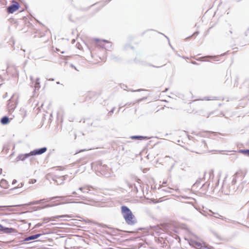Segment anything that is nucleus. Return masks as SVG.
I'll list each match as a JSON object with an SVG mask.
<instances>
[{
  "instance_id": "nucleus-1",
  "label": "nucleus",
  "mask_w": 249,
  "mask_h": 249,
  "mask_svg": "<svg viewBox=\"0 0 249 249\" xmlns=\"http://www.w3.org/2000/svg\"><path fill=\"white\" fill-rule=\"evenodd\" d=\"M121 211L123 216L126 223L129 225H133L136 223L135 216L131 210L125 206L121 207Z\"/></svg>"
},
{
  "instance_id": "nucleus-2",
  "label": "nucleus",
  "mask_w": 249,
  "mask_h": 249,
  "mask_svg": "<svg viewBox=\"0 0 249 249\" xmlns=\"http://www.w3.org/2000/svg\"><path fill=\"white\" fill-rule=\"evenodd\" d=\"M47 150V148L46 147L34 149L28 153L19 154L16 158V160L17 161L19 160L24 161L31 156L41 155L46 152Z\"/></svg>"
},
{
  "instance_id": "nucleus-3",
  "label": "nucleus",
  "mask_w": 249,
  "mask_h": 249,
  "mask_svg": "<svg viewBox=\"0 0 249 249\" xmlns=\"http://www.w3.org/2000/svg\"><path fill=\"white\" fill-rule=\"evenodd\" d=\"M96 170L106 177L108 178L114 175L112 170L106 164H103L101 162H98L95 164Z\"/></svg>"
},
{
  "instance_id": "nucleus-4",
  "label": "nucleus",
  "mask_w": 249,
  "mask_h": 249,
  "mask_svg": "<svg viewBox=\"0 0 249 249\" xmlns=\"http://www.w3.org/2000/svg\"><path fill=\"white\" fill-rule=\"evenodd\" d=\"M189 243L190 245L195 248L196 249H212L211 246L208 245L205 243L199 241L194 239H190Z\"/></svg>"
},
{
  "instance_id": "nucleus-5",
  "label": "nucleus",
  "mask_w": 249,
  "mask_h": 249,
  "mask_svg": "<svg viewBox=\"0 0 249 249\" xmlns=\"http://www.w3.org/2000/svg\"><path fill=\"white\" fill-rule=\"evenodd\" d=\"M95 41L98 46L104 48L106 50H109L111 47L112 45L111 42L107 40H100L99 39L95 38Z\"/></svg>"
},
{
  "instance_id": "nucleus-6",
  "label": "nucleus",
  "mask_w": 249,
  "mask_h": 249,
  "mask_svg": "<svg viewBox=\"0 0 249 249\" xmlns=\"http://www.w3.org/2000/svg\"><path fill=\"white\" fill-rule=\"evenodd\" d=\"M16 107V102L11 98L8 101L7 108L9 113H12Z\"/></svg>"
},
{
  "instance_id": "nucleus-7",
  "label": "nucleus",
  "mask_w": 249,
  "mask_h": 249,
  "mask_svg": "<svg viewBox=\"0 0 249 249\" xmlns=\"http://www.w3.org/2000/svg\"><path fill=\"white\" fill-rule=\"evenodd\" d=\"M19 5L18 3L13 4L7 8V12L9 13H13L19 8Z\"/></svg>"
},
{
  "instance_id": "nucleus-8",
  "label": "nucleus",
  "mask_w": 249,
  "mask_h": 249,
  "mask_svg": "<svg viewBox=\"0 0 249 249\" xmlns=\"http://www.w3.org/2000/svg\"><path fill=\"white\" fill-rule=\"evenodd\" d=\"M210 212L212 213V214H208L210 215L213 216V217L217 218H221L222 219L225 220H226V219H227V218L225 217L223 218V216L222 215H221L220 214H219L218 213H214L211 210L210 211Z\"/></svg>"
},
{
  "instance_id": "nucleus-9",
  "label": "nucleus",
  "mask_w": 249,
  "mask_h": 249,
  "mask_svg": "<svg viewBox=\"0 0 249 249\" xmlns=\"http://www.w3.org/2000/svg\"><path fill=\"white\" fill-rule=\"evenodd\" d=\"M0 186L3 188L6 189L9 187V184L7 180L2 179L0 181Z\"/></svg>"
},
{
  "instance_id": "nucleus-10",
  "label": "nucleus",
  "mask_w": 249,
  "mask_h": 249,
  "mask_svg": "<svg viewBox=\"0 0 249 249\" xmlns=\"http://www.w3.org/2000/svg\"><path fill=\"white\" fill-rule=\"evenodd\" d=\"M71 216H70L69 215H56L53 217H52L50 218V220H53L54 219H59L60 218H71Z\"/></svg>"
},
{
  "instance_id": "nucleus-11",
  "label": "nucleus",
  "mask_w": 249,
  "mask_h": 249,
  "mask_svg": "<svg viewBox=\"0 0 249 249\" xmlns=\"http://www.w3.org/2000/svg\"><path fill=\"white\" fill-rule=\"evenodd\" d=\"M9 122V119L7 116H4L1 119L0 122L2 124H6Z\"/></svg>"
},
{
  "instance_id": "nucleus-12",
  "label": "nucleus",
  "mask_w": 249,
  "mask_h": 249,
  "mask_svg": "<svg viewBox=\"0 0 249 249\" xmlns=\"http://www.w3.org/2000/svg\"><path fill=\"white\" fill-rule=\"evenodd\" d=\"M132 139L143 140L147 139V137L142 136H133L130 137Z\"/></svg>"
},
{
  "instance_id": "nucleus-13",
  "label": "nucleus",
  "mask_w": 249,
  "mask_h": 249,
  "mask_svg": "<svg viewBox=\"0 0 249 249\" xmlns=\"http://www.w3.org/2000/svg\"><path fill=\"white\" fill-rule=\"evenodd\" d=\"M39 81V78H37L35 84V90L38 89L40 88V82Z\"/></svg>"
},
{
  "instance_id": "nucleus-14",
  "label": "nucleus",
  "mask_w": 249,
  "mask_h": 249,
  "mask_svg": "<svg viewBox=\"0 0 249 249\" xmlns=\"http://www.w3.org/2000/svg\"><path fill=\"white\" fill-rule=\"evenodd\" d=\"M19 114L22 118H24L26 115V111L24 108H20L19 110Z\"/></svg>"
},
{
  "instance_id": "nucleus-15",
  "label": "nucleus",
  "mask_w": 249,
  "mask_h": 249,
  "mask_svg": "<svg viewBox=\"0 0 249 249\" xmlns=\"http://www.w3.org/2000/svg\"><path fill=\"white\" fill-rule=\"evenodd\" d=\"M240 153L249 156V149H241L239 151Z\"/></svg>"
},
{
  "instance_id": "nucleus-16",
  "label": "nucleus",
  "mask_w": 249,
  "mask_h": 249,
  "mask_svg": "<svg viewBox=\"0 0 249 249\" xmlns=\"http://www.w3.org/2000/svg\"><path fill=\"white\" fill-rule=\"evenodd\" d=\"M90 187L89 186H85L83 187H81L79 188V190L82 192L83 193H85V191L84 190H89V191H90V190L89 189V188Z\"/></svg>"
},
{
  "instance_id": "nucleus-17",
  "label": "nucleus",
  "mask_w": 249,
  "mask_h": 249,
  "mask_svg": "<svg viewBox=\"0 0 249 249\" xmlns=\"http://www.w3.org/2000/svg\"><path fill=\"white\" fill-rule=\"evenodd\" d=\"M35 239H36L35 235H31V236H30L29 237H27L25 238L23 240V241L26 242V241H30V240H35Z\"/></svg>"
},
{
  "instance_id": "nucleus-18",
  "label": "nucleus",
  "mask_w": 249,
  "mask_h": 249,
  "mask_svg": "<svg viewBox=\"0 0 249 249\" xmlns=\"http://www.w3.org/2000/svg\"><path fill=\"white\" fill-rule=\"evenodd\" d=\"M14 231L13 228H4V230L2 231H4L6 232L10 233Z\"/></svg>"
},
{
  "instance_id": "nucleus-19",
  "label": "nucleus",
  "mask_w": 249,
  "mask_h": 249,
  "mask_svg": "<svg viewBox=\"0 0 249 249\" xmlns=\"http://www.w3.org/2000/svg\"><path fill=\"white\" fill-rule=\"evenodd\" d=\"M172 190H173V189L169 187L167 189H163L162 190L165 191V192H168L169 193H172Z\"/></svg>"
},
{
  "instance_id": "nucleus-20",
  "label": "nucleus",
  "mask_w": 249,
  "mask_h": 249,
  "mask_svg": "<svg viewBox=\"0 0 249 249\" xmlns=\"http://www.w3.org/2000/svg\"><path fill=\"white\" fill-rule=\"evenodd\" d=\"M140 184V182L139 181H138V183L137 184H134V187H135V188L136 189V191H138V186Z\"/></svg>"
},
{
  "instance_id": "nucleus-21",
  "label": "nucleus",
  "mask_w": 249,
  "mask_h": 249,
  "mask_svg": "<svg viewBox=\"0 0 249 249\" xmlns=\"http://www.w3.org/2000/svg\"><path fill=\"white\" fill-rule=\"evenodd\" d=\"M42 200H37V201H34L32 203V204H38L40 203V202L41 201H42Z\"/></svg>"
},
{
  "instance_id": "nucleus-22",
  "label": "nucleus",
  "mask_w": 249,
  "mask_h": 249,
  "mask_svg": "<svg viewBox=\"0 0 249 249\" xmlns=\"http://www.w3.org/2000/svg\"><path fill=\"white\" fill-rule=\"evenodd\" d=\"M41 235H42L41 234H35L34 235H35L36 239L37 238L39 237Z\"/></svg>"
},
{
  "instance_id": "nucleus-23",
  "label": "nucleus",
  "mask_w": 249,
  "mask_h": 249,
  "mask_svg": "<svg viewBox=\"0 0 249 249\" xmlns=\"http://www.w3.org/2000/svg\"><path fill=\"white\" fill-rule=\"evenodd\" d=\"M36 182V179H32L30 181V183H35V182Z\"/></svg>"
},
{
  "instance_id": "nucleus-24",
  "label": "nucleus",
  "mask_w": 249,
  "mask_h": 249,
  "mask_svg": "<svg viewBox=\"0 0 249 249\" xmlns=\"http://www.w3.org/2000/svg\"><path fill=\"white\" fill-rule=\"evenodd\" d=\"M4 230V227L0 224V231H2Z\"/></svg>"
},
{
  "instance_id": "nucleus-25",
  "label": "nucleus",
  "mask_w": 249,
  "mask_h": 249,
  "mask_svg": "<svg viewBox=\"0 0 249 249\" xmlns=\"http://www.w3.org/2000/svg\"><path fill=\"white\" fill-rule=\"evenodd\" d=\"M115 110V107H113L110 111H109V113L111 114V113H113L114 111Z\"/></svg>"
},
{
  "instance_id": "nucleus-26",
  "label": "nucleus",
  "mask_w": 249,
  "mask_h": 249,
  "mask_svg": "<svg viewBox=\"0 0 249 249\" xmlns=\"http://www.w3.org/2000/svg\"><path fill=\"white\" fill-rule=\"evenodd\" d=\"M17 182V181L16 179H14L12 182V184L14 185V184H16Z\"/></svg>"
},
{
  "instance_id": "nucleus-27",
  "label": "nucleus",
  "mask_w": 249,
  "mask_h": 249,
  "mask_svg": "<svg viewBox=\"0 0 249 249\" xmlns=\"http://www.w3.org/2000/svg\"><path fill=\"white\" fill-rule=\"evenodd\" d=\"M84 191H85V193L87 192L88 193H91L90 191H89V190H84Z\"/></svg>"
},
{
  "instance_id": "nucleus-28",
  "label": "nucleus",
  "mask_w": 249,
  "mask_h": 249,
  "mask_svg": "<svg viewBox=\"0 0 249 249\" xmlns=\"http://www.w3.org/2000/svg\"><path fill=\"white\" fill-rule=\"evenodd\" d=\"M57 197H59L58 196H57V197H51L50 198V200H53L55 198H57Z\"/></svg>"
},
{
  "instance_id": "nucleus-29",
  "label": "nucleus",
  "mask_w": 249,
  "mask_h": 249,
  "mask_svg": "<svg viewBox=\"0 0 249 249\" xmlns=\"http://www.w3.org/2000/svg\"><path fill=\"white\" fill-rule=\"evenodd\" d=\"M204 99L206 100H212L211 99H209L208 97H205Z\"/></svg>"
},
{
  "instance_id": "nucleus-30",
  "label": "nucleus",
  "mask_w": 249,
  "mask_h": 249,
  "mask_svg": "<svg viewBox=\"0 0 249 249\" xmlns=\"http://www.w3.org/2000/svg\"><path fill=\"white\" fill-rule=\"evenodd\" d=\"M198 34V32H195V33L193 34V35L197 36Z\"/></svg>"
},
{
  "instance_id": "nucleus-31",
  "label": "nucleus",
  "mask_w": 249,
  "mask_h": 249,
  "mask_svg": "<svg viewBox=\"0 0 249 249\" xmlns=\"http://www.w3.org/2000/svg\"><path fill=\"white\" fill-rule=\"evenodd\" d=\"M166 184V181H164L162 182V186H164V185Z\"/></svg>"
},
{
  "instance_id": "nucleus-32",
  "label": "nucleus",
  "mask_w": 249,
  "mask_h": 249,
  "mask_svg": "<svg viewBox=\"0 0 249 249\" xmlns=\"http://www.w3.org/2000/svg\"><path fill=\"white\" fill-rule=\"evenodd\" d=\"M56 181V182L57 183V184H62V182H60V183H59V182H58V181L57 180H56V181Z\"/></svg>"
},
{
  "instance_id": "nucleus-33",
  "label": "nucleus",
  "mask_w": 249,
  "mask_h": 249,
  "mask_svg": "<svg viewBox=\"0 0 249 249\" xmlns=\"http://www.w3.org/2000/svg\"><path fill=\"white\" fill-rule=\"evenodd\" d=\"M80 198L83 200H85V197L84 196H80Z\"/></svg>"
},
{
  "instance_id": "nucleus-34",
  "label": "nucleus",
  "mask_w": 249,
  "mask_h": 249,
  "mask_svg": "<svg viewBox=\"0 0 249 249\" xmlns=\"http://www.w3.org/2000/svg\"><path fill=\"white\" fill-rule=\"evenodd\" d=\"M212 57L213 58V60H216L215 59V58L216 57H217V56H213Z\"/></svg>"
},
{
  "instance_id": "nucleus-35",
  "label": "nucleus",
  "mask_w": 249,
  "mask_h": 249,
  "mask_svg": "<svg viewBox=\"0 0 249 249\" xmlns=\"http://www.w3.org/2000/svg\"><path fill=\"white\" fill-rule=\"evenodd\" d=\"M85 150H86L85 149H83V150H81L79 151L78 152H83V151H84Z\"/></svg>"
},
{
  "instance_id": "nucleus-36",
  "label": "nucleus",
  "mask_w": 249,
  "mask_h": 249,
  "mask_svg": "<svg viewBox=\"0 0 249 249\" xmlns=\"http://www.w3.org/2000/svg\"><path fill=\"white\" fill-rule=\"evenodd\" d=\"M63 178H64L63 177H62L59 178V179H60L61 180H64Z\"/></svg>"
},
{
  "instance_id": "nucleus-37",
  "label": "nucleus",
  "mask_w": 249,
  "mask_h": 249,
  "mask_svg": "<svg viewBox=\"0 0 249 249\" xmlns=\"http://www.w3.org/2000/svg\"><path fill=\"white\" fill-rule=\"evenodd\" d=\"M72 194L75 195V194H76V192L74 191L72 192Z\"/></svg>"
},
{
  "instance_id": "nucleus-38",
  "label": "nucleus",
  "mask_w": 249,
  "mask_h": 249,
  "mask_svg": "<svg viewBox=\"0 0 249 249\" xmlns=\"http://www.w3.org/2000/svg\"><path fill=\"white\" fill-rule=\"evenodd\" d=\"M49 207H50V205H47L45 206L44 207V208Z\"/></svg>"
},
{
  "instance_id": "nucleus-39",
  "label": "nucleus",
  "mask_w": 249,
  "mask_h": 249,
  "mask_svg": "<svg viewBox=\"0 0 249 249\" xmlns=\"http://www.w3.org/2000/svg\"><path fill=\"white\" fill-rule=\"evenodd\" d=\"M227 53H228V52L225 53H223V54H221V55L223 56V55H224L225 54H226Z\"/></svg>"
},
{
  "instance_id": "nucleus-40",
  "label": "nucleus",
  "mask_w": 249,
  "mask_h": 249,
  "mask_svg": "<svg viewBox=\"0 0 249 249\" xmlns=\"http://www.w3.org/2000/svg\"><path fill=\"white\" fill-rule=\"evenodd\" d=\"M192 63L194 64H196V62H192Z\"/></svg>"
},
{
  "instance_id": "nucleus-41",
  "label": "nucleus",
  "mask_w": 249,
  "mask_h": 249,
  "mask_svg": "<svg viewBox=\"0 0 249 249\" xmlns=\"http://www.w3.org/2000/svg\"><path fill=\"white\" fill-rule=\"evenodd\" d=\"M2 169L0 168V174L1 173Z\"/></svg>"
},
{
  "instance_id": "nucleus-42",
  "label": "nucleus",
  "mask_w": 249,
  "mask_h": 249,
  "mask_svg": "<svg viewBox=\"0 0 249 249\" xmlns=\"http://www.w3.org/2000/svg\"><path fill=\"white\" fill-rule=\"evenodd\" d=\"M224 193H225L226 195H229V193H226V192H224Z\"/></svg>"
},
{
  "instance_id": "nucleus-43",
  "label": "nucleus",
  "mask_w": 249,
  "mask_h": 249,
  "mask_svg": "<svg viewBox=\"0 0 249 249\" xmlns=\"http://www.w3.org/2000/svg\"><path fill=\"white\" fill-rule=\"evenodd\" d=\"M49 80L53 81L54 79H50Z\"/></svg>"
},
{
  "instance_id": "nucleus-44",
  "label": "nucleus",
  "mask_w": 249,
  "mask_h": 249,
  "mask_svg": "<svg viewBox=\"0 0 249 249\" xmlns=\"http://www.w3.org/2000/svg\"><path fill=\"white\" fill-rule=\"evenodd\" d=\"M140 89H138V90H134V91H140Z\"/></svg>"
},
{
  "instance_id": "nucleus-45",
  "label": "nucleus",
  "mask_w": 249,
  "mask_h": 249,
  "mask_svg": "<svg viewBox=\"0 0 249 249\" xmlns=\"http://www.w3.org/2000/svg\"><path fill=\"white\" fill-rule=\"evenodd\" d=\"M56 83H57V84H59V82H56Z\"/></svg>"
}]
</instances>
